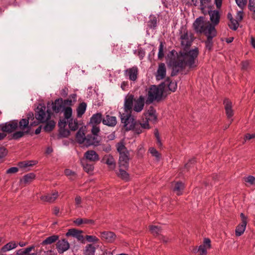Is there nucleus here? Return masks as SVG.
Masks as SVG:
<instances>
[{"instance_id": "c9c22d12", "label": "nucleus", "mask_w": 255, "mask_h": 255, "mask_svg": "<svg viewBox=\"0 0 255 255\" xmlns=\"http://www.w3.org/2000/svg\"><path fill=\"white\" fill-rule=\"evenodd\" d=\"M157 19L154 15L149 16V20L147 21V26L149 29H154L157 26Z\"/></svg>"}, {"instance_id": "2f4dec72", "label": "nucleus", "mask_w": 255, "mask_h": 255, "mask_svg": "<svg viewBox=\"0 0 255 255\" xmlns=\"http://www.w3.org/2000/svg\"><path fill=\"white\" fill-rule=\"evenodd\" d=\"M102 115L101 113L94 114L90 118V123L93 125H98L102 122Z\"/></svg>"}, {"instance_id": "7c9ffc66", "label": "nucleus", "mask_w": 255, "mask_h": 255, "mask_svg": "<svg viewBox=\"0 0 255 255\" xmlns=\"http://www.w3.org/2000/svg\"><path fill=\"white\" fill-rule=\"evenodd\" d=\"M58 192H55L52 194H47L46 195L42 196L40 197V200L43 202L49 203L53 202L58 197Z\"/></svg>"}, {"instance_id": "bb28decb", "label": "nucleus", "mask_w": 255, "mask_h": 255, "mask_svg": "<svg viewBox=\"0 0 255 255\" xmlns=\"http://www.w3.org/2000/svg\"><path fill=\"white\" fill-rule=\"evenodd\" d=\"M128 170V169L119 168V172L117 173L118 177L125 182H128L130 180L129 174L127 172Z\"/></svg>"}, {"instance_id": "4c0bfd02", "label": "nucleus", "mask_w": 255, "mask_h": 255, "mask_svg": "<svg viewBox=\"0 0 255 255\" xmlns=\"http://www.w3.org/2000/svg\"><path fill=\"white\" fill-rule=\"evenodd\" d=\"M17 246V244L15 242H10L2 247L1 249V251L4 253L16 248Z\"/></svg>"}, {"instance_id": "864d4df0", "label": "nucleus", "mask_w": 255, "mask_h": 255, "mask_svg": "<svg viewBox=\"0 0 255 255\" xmlns=\"http://www.w3.org/2000/svg\"><path fill=\"white\" fill-rule=\"evenodd\" d=\"M164 56V45L162 42L160 43L159 47V51L158 53V58L159 59L161 60Z\"/></svg>"}, {"instance_id": "de8ad7c7", "label": "nucleus", "mask_w": 255, "mask_h": 255, "mask_svg": "<svg viewBox=\"0 0 255 255\" xmlns=\"http://www.w3.org/2000/svg\"><path fill=\"white\" fill-rule=\"evenodd\" d=\"M228 26L230 29L235 31L239 26V21L237 19H233L230 21Z\"/></svg>"}, {"instance_id": "3c124183", "label": "nucleus", "mask_w": 255, "mask_h": 255, "mask_svg": "<svg viewBox=\"0 0 255 255\" xmlns=\"http://www.w3.org/2000/svg\"><path fill=\"white\" fill-rule=\"evenodd\" d=\"M65 174L67 176H71V180H74L76 177V174L75 172L72 171L69 169H66L64 171Z\"/></svg>"}, {"instance_id": "a18cd8bd", "label": "nucleus", "mask_w": 255, "mask_h": 255, "mask_svg": "<svg viewBox=\"0 0 255 255\" xmlns=\"http://www.w3.org/2000/svg\"><path fill=\"white\" fill-rule=\"evenodd\" d=\"M36 163L35 161H22L18 163V165L19 167L25 168L28 167L32 166Z\"/></svg>"}, {"instance_id": "58836bf2", "label": "nucleus", "mask_w": 255, "mask_h": 255, "mask_svg": "<svg viewBox=\"0 0 255 255\" xmlns=\"http://www.w3.org/2000/svg\"><path fill=\"white\" fill-rule=\"evenodd\" d=\"M149 229L151 232V233L155 237H157L161 234L162 229L160 227L151 225L149 226Z\"/></svg>"}, {"instance_id": "393cba45", "label": "nucleus", "mask_w": 255, "mask_h": 255, "mask_svg": "<svg viewBox=\"0 0 255 255\" xmlns=\"http://www.w3.org/2000/svg\"><path fill=\"white\" fill-rule=\"evenodd\" d=\"M166 69L165 64L160 63L158 65L157 71L156 78L158 80H161L165 78L166 75Z\"/></svg>"}, {"instance_id": "49530a36", "label": "nucleus", "mask_w": 255, "mask_h": 255, "mask_svg": "<svg viewBox=\"0 0 255 255\" xmlns=\"http://www.w3.org/2000/svg\"><path fill=\"white\" fill-rule=\"evenodd\" d=\"M64 119L67 120L70 119L72 114V109L70 107H65L63 109Z\"/></svg>"}, {"instance_id": "37998d69", "label": "nucleus", "mask_w": 255, "mask_h": 255, "mask_svg": "<svg viewBox=\"0 0 255 255\" xmlns=\"http://www.w3.org/2000/svg\"><path fill=\"white\" fill-rule=\"evenodd\" d=\"M86 136H85V134L83 131L80 130H78L76 134V139L77 141L79 143H82L83 142L86 143Z\"/></svg>"}, {"instance_id": "c03bdc74", "label": "nucleus", "mask_w": 255, "mask_h": 255, "mask_svg": "<svg viewBox=\"0 0 255 255\" xmlns=\"http://www.w3.org/2000/svg\"><path fill=\"white\" fill-rule=\"evenodd\" d=\"M35 248L34 246H31L25 249H21L16 251V255H27Z\"/></svg>"}, {"instance_id": "338daca9", "label": "nucleus", "mask_w": 255, "mask_h": 255, "mask_svg": "<svg viewBox=\"0 0 255 255\" xmlns=\"http://www.w3.org/2000/svg\"><path fill=\"white\" fill-rule=\"evenodd\" d=\"M63 103L64 106H68V107H70V106L72 105L73 101L71 99H65L63 100Z\"/></svg>"}, {"instance_id": "4d7b16f0", "label": "nucleus", "mask_w": 255, "mask_h": 255, "mask_svg": "<svg viewBox=\"0 0 255 255\" xmlns=\"http://www.w3.org/2000/svg\"><path fill=\"white\" fill-rule=\"evenodd\" d=\"M236 2L238 5L242 9H243L244 7L246 5L247 3V0H235Z\"/></svg>"}, {"instance_id": "79ce46f5", "label": "nucleus", "mask_w": 255, "mask_h": 255, "mask_svg": "<svg viewBox=\"0 0 255 255\" xmlns=\"http://www.w3.org/2000/svg\"><path fill=\"white\" fill-rule=\"evenodd\" d=\"M68 122L69 128L70 130L75 131L78 128L79 126L77 119L73 120V119H70L68 120Z\"/></svg>"}, {"instance_id": "603ef678", "label": "nucleus", "mask_w": 255, "mask_h": 255, "mask_svg": "<svg viewBox=\"0 0 255 255\" xmlns=\"http://www.w3.org/2000/svg\"><path fill=\"white\" fill-rule=\"evenodd\" d=\"M245 182L248 183L251 185H255V177L252 175H249L244 177Z\"/></svg>"}, {"instance_id": "a878e982", "label": "nucleus", "mask_w": 255, "mask_h": 255, "mask_svg": "<svg viewBox=\"0 0 255 255\" xmlns=\"http://www.w3.org/2000/svg\"><path fill=\"white\" fill-rule=\"evenodd\" d=\"M125 72L128 73L129 80L133 81L136 80L138 74V68L136 66L127 69Z\"/></svg>"}, {"instance_id": "6e6552de", "label": "nucleus", "mask_w": 255, "mask_h": 255, "mask_svg": "<svg viewBox=\"0 0 255 255\" xmlns=\"http://www.w3.org/2000/svg\"><path fill=\"white\" fill-rule=\"evenodd\" d=\"M179 34L182 46H184V48H189L191 45L192 41L189 39L187 29L184 26H182L179 30Z\"/></svg>"}, {"instance_id": "ddd939ff", "label": "nucleus", "mask_w": 255, "mask_h": 255, "mask_svg": "<svg viewBox=\"0 0 255 255\" xmlns=\"http://www.w3.org/2000/svg\"><path fill=\"white\" fill-rule=\"evenodd\" d=\"M56 249L59 254H62L70 248V244L65 239L58 240L56 244Z\"/></svg>"}, {"instance_id": "a211bd4d", "label": "nucleus", "mask_w": 255, "mask_h": 255, "mask_svg": "<svg viewBox=\"0 0 255 255\" xmlns=\"http://www.w3.org/2000/svg\"><path fill=\"white\" fill-rule=\"evenodd\" d=\"M223 104L225 106L226 114L228 119H230L234 115V112L232 109V103L228 98H225L223 101Z\"/></svg>"}, {"instance_id": "c85d7f7f", "label": "nucleus", "mask_w": 255, "mask_h": 255, "mask_svg": "<svg viewBox=\"0 0 255 255\" xmlns=\"http://www.w3.org/2000/svg\"><path fill=\"white\" fill-rule=\"evenodd\" d=\"M116 147L120 156L129 155L128 151L123 142H118L116 144Z\"/></svg>"}, {"instance_id": "20e7f679", "label": "nucleus", "mask_w": 255, "mask_h": 255, "mask_svg": "<svg viewBox=\"0 0 255 255\" xmlns=\"http://www.w3.org/2000/svg\"><path fill=\"white\" fill-rule=\"evenodd\" d=\"M203 16H200L196 19L193 23V27L196 33L206 35L209 33L211 29L216 30L215 27L209 21L204 20Z\"/></svg>"}, {"instance_id": "13d9d810", "label": "nucleus", "mask_w": 255, "mask_h": 255, "mask_svg": "<svg viewBox=\"0 0 255 255\" xmlns=\"http://www.w3.org/2000/svg\"><path fill=\"white\" fill-rule=\"evenodd\" d=\"M248 7L250 11L255 13V0H249Z\"/></svg>"}, {"instance_id": "8fccbe9b", "label": "nucleus", "mask_w": 255, "mask_h": 255, "mask_svg": "<svg viewBox=\"0 0 255 255\" xmlns=\"http://www.w3.org/2000/svg\"><path fill=\"white\" fill-rule=\"evenodd\" d=\"M194 252H198L199 253V255H207V249L205 248L204 246L200 245L198 249L197 250L196 248L194 250Z\"/></svg>"}, {"instance_id": "2eb2a0df", "label": "nucleus", "mask_w": 255, "mask_h": 255, "mask_svg": "<svg viewBox=\"0 0 255 255\" xmlns=\"http://www.w3.org/2000/svg\"><path fill=\"white\" fill-rule=\"evenodd\" d=\"M134 100V96L132 94H128L126 97L124 103V109L126 113H131Z\"/></svg>"}, {"instance_id": "412c9836", "label": "nucleus", "mask_w": 255, "mask_h": 255, "mask_svg": "<svg viewBox=\"0 0 255 255\" xmlns=\"http://www.w3.org/2000/svg\"><path fill=\"white\" fill-rule=\"evenodd\" d=\"M129 155L120 156L119 159V168L122 169H128Z\"/></svg>"}, {"instance_id": "f3484780", "label": "nucleus", "mask_w": 255, "mask_h": 255, "mask_svg": "<svg viewBox=\"0 0 255 255\" xmlns=\"http://www.w3.org/2000/svg\"><path fill=\"white\" fill-rule=\"evenodd\" d=\"M101 237L102 240L105 242L108 243H113L115 241L117 236L113 232L104 231L101 232Z\"/></svg>"}, {"instance_id": "b1692460", "label": "nucleus", "mask_w": 255, "mask_h": 255, "mask_svg": "<svg viewBox=\"0 0 255 255\" xmlns=\"http://www.w3.org/2000/svg\"><path fill=\"white\" fill-rule=\"evenodd\" d=\"M102 123L105 125L111 127H114L116 125L117 123V118L114 116L106 115V117L103 119Z\"/></svg>"}, {"instance_id": "4468645a", "label": "nucleus", "mask_w": 255, "mask_h": 255, "mask_svg": "<svg viewBox=\"0 0 255 255\" xmlns=\"http://www.w3.org/2000/svg\"><path fill=\"white\" fill-rule=\"evenodd\" d=\"M82 233L83 231L81 230H79L76 229H71L68 230V232L66 233V236H72L75 237L77 238L78 241H81L82 243H84V238L82 235Z\"/></svg>"}, {"instance_id": "e2e57ef3", "label": "nucleus", "mask_w": 255, "mask_h": 255, "mask_svg": "<svg viewBox=\"0 0 255 255\" xmlns=\"http://www.w3.org/2000/svg\"><path fill=\"white\" fill-rule=\"evenodd\" d=\"M202 245L204 246L205 248H206V249H210L211 248L210 239L209 238H205Z\"/></svg>"}, {"instance_id": "6ab92c4d", "label": "nucleus", "mask_w": 255, "mask_h": 255, "mask_svg": "<svg viewBox=\"0 0 255 255\" xmlns=\"http://www.w3.org/2000/svg\"><path fill=\"white\" fill-rule=\"evenodd\" d=\"M101 162L107 164L112 170H114L116 168V163L111 154L105 155L103 157Z\"/></svg>"}, {"instance_id": "4be33fe9", "label": "nucleus", "mask_w": 255, "mask_h": 255, "mask_svg": "<svg viewBox=\"0 0 255 255\" xmlns=\"http://www.w3.org/2000/svg\"><path fill=\"white\" fill-rule=\"evenodd\" d=\"M209 14L210 16L211 23L215 27L219 23L220 15L219 11L214 10L209 11Z\"/></svg>"}, {"instance_id": "c756f323", "label": "nucleus", "mask_w": 255, "mask_h": 255, "mask_svg": "<svg viewBox=\"0 0 255 255\" xmlns=\"http://www.w3.org/2000/svg\"><path fill=\"white\" fill-rule=\"evenodd\" d=\"M59 239V236L54 235L46 238L44 240H43L41 243L40 245L42 246H45L48 245H51L52 243L56 242Z\"/></svg>"}, {"instance_id": "7ed1b4c3", "label": "nucleus", "mask_w": 255, "mask_h": 255, "mask_svg": "<svg viewBox=\"0 0 255 255\" xmlns=\"http://www.w3.org/2000/svg\"><path fill=\"white\" fill-rule=\"evenodd\" d=\"M46 107L44 105L39 104L35 110L34 119L33 121H29V127L30 130V135L33 134L31 132V129L32 127L36 126L40 123H44L51 118L52 113L49 110L45 111Z\"/></svg>"}, {"instance_id": "aec40b11", "label": "nucleus", "mask_w": 255, "mask_h": 255, "mask_svg": "<svg viewBox=\"0 0 255 255\" xmlns=\"http://www.w3.org/2000/svg\"><path fill=\"white\" fill-rule=\"evenodd\" d=\"M85 160V159H81L80 163L83 168L84 171L89 174H91L94 169V163L90 162Z\"/></svg>"}, {"instance_id": "09e8293b", "label": "nucleus", "mask_w": 255, "mask_h": 255, "mask_svg": "<svg viewBox=\"0 0 255 255\" xmlns=\"http://www.w3.org/2000/svg\"><path fill=\"white\" fill-rule=\"evenodd\" d=\"M70 132L67 129H65L64 128L59 129V134L58 135V138L67 137L70 135Z\"/></svg>"}, {"instance_id": "473e14b6", "label": "nucleus", "mask_w": 255, "mask_h": 255, "mask_svg": "<svg viewBox=\"0 0 255 255\" xmlns=\"http://www.w3.org/2000/svg\"><path fill=\"white\" fill-rule=\"evenodd\" d=\"M185 188V186L183 183L181 181H178L175 183L174 186L173 187V191L175 192L178 196L182 194L183 190Z\"/></svg>"}, {"instance_id": "0e129e2a", "label": "nucleus", "mask_w": 255, "mask_h": 255, "mask_svg": "<svg viewBox=\"0 0 255 255\" xmlns=\"http://www.w3.org/2000/svg\"><path fill=\"white\" fill-rule=\"evenodd\" d=\"M18 171V168L17 167H12L8 169L6 171V174H11L16 173Z\"/></svg>"}, {"instance_id": "0eeeda50", "label": "nucleus", "mask_w": 255, "mask_h": 255, "mask_svg": "<svg viewBox=\"0 0 255 255\" xmlns=\"http://www.w3.org/2000/svg\"><path fill=\"white\" fill-rule=\"evenodd\" d=\"M150 128V127L147 121L144 123H141L139 121H136L134 124H132V126L130 128H128L129 130H132L134 133L139 134L142 132L144 129H148Z\"/></svg>"}, {"instance_id": "bf43d9fd", "label": "nucleus", "mask_w": 255, "mask_h": 255, "mask_svg": "<svg viewBox=\"0 0 255 255\" xmlns=\"http://www.w3.org/2000/svg\"><path fill=\"white\" fill-rule=\"evenodd\" d=\"M85 238L89 242H98L99 241L98 238L94 236L86 235Z\"/></svg>"}, {"instance_id": "e433bc0d", "label": "nucleus", "mask_w": 255, "mask_h": 255, "mask_svg": "<svg viewBox=\"0 0 255 255\" xmlns=\"http://www.w3.org/2000/svg\"><path fill=\"white\" fill-rule=\"evenodd\" d=\"M87 108V104L85 102L80 103L77 108V115L78 117H81L85 113Z\"/></svg>"}, {"instance_id": "dca6fc26", "label": "nucleus", "mask_w": 255, "mask_h": 255, "mask_svg": "<svg viewBox=\"0 0 255 255\" xmlns=\"http://www.w3.org/2000/svg\"><path fill=\"white\" fill-rule=\"evenodd\" d=\"M100 141L101 138L99 135L88 134L86 136V144L87 146H98L100 144Z\"/></svg>"}, {"instance_id": "69168bd1", "label": "nucleus", "mask_w": 255, "mask_h": 255, "mask_svg": "<svg viewBox=\"0 0 255 255\" xmlns=\"http://www.w3.org/2000/svg\"><path fill=\"white\" fill-rule=\"evenodd\" d=\"M243 13H243V10L239 11L237 12V17H236V19L239 22L243 20V16H244Z\"/></svg>"}, {"instance_id": "774afa93", "label": "nucleus", "mask_w": 255, "mask_h": 255, "mask_svg": "<svg viewBox=\"0 0 255 255\" xmlns=\"http://www.w3.org/2000/svg\"><path fill=\"white\" fill-rule=\"evenodd\" d=\"M68 89L67 87H64V88L62 89L60 92L61 96L64 98L66 97L68 95Z\"/></svg>"}, {"instance_id": "ea45409f", "label": "nucleus", "mask_w": 255, "mask_h": 255, "mask_svg": "<svg viewBox=\"0 0 255 255\" xmlns=\"http://www.w3.org/2000/svg\"><path fill=\"white\" fill-rule=\"evenodd\" d=\"M46 124L43 128L44 131L50 132L52 131L55 126L56 123L53 120H48L46 121Z\"/></svg>"}, {"instance_id": "052dcab7", "label": "nucleus", "mask_w": 255, "mask_h": 255, "mask_svg": "<svg viewBox=\"0 0 255 255\" xmlns=\"http://www.w3.org/2000/svg\"><path fill=\"white\" fill-rule=\"evenodd\" d=\"M100 130L99 127H97V125H93L92 128L91 129L92 134L98 135V133H99Z\"/></svg>"}, {"instance_id": "5701e85b", "label": "nucleus", "mask_w": 255, "mask_h": 255, "mask_svg": "<svg viewBox=\"0 0 255 255\" xmlns=\"http://www.w3.org/2000/svg\"><path fill=\"white\" fill-rule=\"evenodd\" d=\"M157 117L156 115V110L153 107L150 106L146 113V121L152 122L153 123L157 122Z\"/></svg>"}, {"instance_id": "f03ea898", "label": "nucleus", "mask_w": 255, "mask_h": 255, "mask_svg": "<svg viewBox=\"0 0 255 255\" xmlns=\"http://www.w3.org/2000/svg\"><path fill=\"white\" fill-rule=\"evenodd\" d=\"M34 119L32 112H29L25 118L13 120L0 124V131L5 133H11L8 136L9 139L18 140L25 135L30 134L29 121Z\"/></svg>"}, {"instance_id": "f704fd0d", "label": "nucleus", "mask_w": 255, "mask_h": 255, "mask_svg": "<svg viewBox=\"0 0 255 255\" xmlns=\"http://www.w3.org/2000/svg\"><path fill=\"white\" fill-rule=\"evenodd\" d=\"M164 84L167 85L169 90L172 92H175L177 89L176 83L171 81L169 77H167L165 82L160 85V86Z\"/></svg>"}, {"instance_id": "9d476101", "label": "nucleus", "mask_w": 255, "mask_h": 255, "mask_svg": "<svg viewBox=\"0 0 255 255\" xmlns=\"http://www.w3.org/2000/svg\"><path fill=\"white\" fill-rule=\"evenodd\" d=\"M240 217L242 223L237 226L235 230V234L237 237L241 236L244 234L248 222V217L243 213H241Z\"/></svg>"}, {"instance_id": "39448f33", "label": "nucleus", "mask_w": 255, "mask_h": 255, "mask_svg": "<svg viewBox=\"0 0 255 255\" xmlns=\"http://www.w3.org/2000/svg\"><path fill=\"white\" fill-rule=\"evenodd\" d=\"M164 91V86L158 87L155 85H151L148 91V97L146 100V104H149L154 101H157L161 100Z\"/></svg>"}, {"instance_id": "9b49d317", "label": "nucleus", "mask_w": 255, "mask_h": 255, "mask_svg": "<svg viewBox=\"0 0 255 255\" xmlns=\"http://www.w3.org/2000/svg\"><path fill=\"white\" fill-rule=\"evenodd\" d=\"M82 159L95 163L99 160L100 158L98 154L95 150H88L84 153Z\"/></svg>"}, {"instance_id": "cd10ccee", "label": "nucleus", "mask_w": 255, "mask_h": 255, "mask_svg": "<svg viewBox=\"0 0 255 255\" xmlns=\"http://www.w3.org/2000/svg\"><path fill=\"white\" fill-rule=\"evenodd\" d=\"M144 105V98L140 96L139 98L135 101L133 110L136 112H140L143 108Z\"/></svg>"}, {"instance_id": "a19ab883", "label": "nucleus", "mask_w": 255, "mask_h": 255, "mask_svg": "<svg viewBox=\"0 0 255 255\" xmlns=\"http://www.w3.org/2000/svg\"><path fill=\"white\" fill-rule=\"evenodd\" d=\"M96 251L95 247L92 244L87 245L84 250V255H94Z\"/></svg>"}, {"instance_id": "5fc2aeb1", "label": "nucleus", "mask_w": 255, "mask_h": 255, "mask_svg": "<svg viewBox=\"0 0 255 255\" xmlns=\"http://www.w3.org/2000/svg\"><path fill=\"white\" fill-rule=\"evenodd\" d=\"M149 151L152 156H155L158 160H159L161 155L155 148L154 147L150 148Z\"/></svg>"}, {"instance_id": "6e6d98bb", "label": "nucleus", "mask_w": 255, "mask_h": 255, "mask_svg": "<svg viewBox=\"0 0 255 255\" xmlns=\"http://www.w3.org/2000/svg\"><path fill=\"white\" fill-rule=\"evenodd\" d=\"M8 151L4 147H0V160L4 158L7 154Z\"/></svg>"}, {"instance_id": "f257e3e1", "label": "nucleus", "mask_w": 255, "mask_h": 255, "mask_svg": "<svg viewBox=\"0 0 255 255\" xmlns=\"http://www.w3.org/2000/svg\"><path fill=\"white\" fill-rule=\"evenodd\" d=\"M189 48H184L179 52L175 50L170 51L167 55L166 60L168 65L172 68L171 76H174L181 70L188 66L189 68L196 67L195 60L199 55L198 48L188 50Z\"/></svg>"}, {"instance_id": "1a4fd4ad", "label": "nucleus", "mask_w": 255, "mask_h": 255, "mask_svg": "<svg viewBox=\"0 0 255 255\" xmlns=\"http://www.w3.org/2000/svg\"><path fill=\"white\" fill-rule=\"evenodd\" d=\"M209 33L205 35L207 37L206 40L204 41L205 45V48L209 51L213 50L214 46L213 38L215 37L217 35L216 29L214 31L211 29Z\"/></svg>"}, {"instance_id": "72a5a7b5", "label": "nucleus", "mask_w": 255, "mask_h": 255, "mask_svg": "<svg viewBox=\"0 0 255 255\" xmlns=\"http://www.w3.org/2000/svg\"><path fill=\"white\" fill-rule=\"evenodd\" d=\"M35 178V175L33 173H29L25 175L22 179H20V182L27 184L31 183Z\"/></svg>"}, {"instance_id": "423d86ee", "label": "nucleus", "mask_w": 255, "mask_h": 255, "mask_svg": "<svg viewBox=\"0 0 255 255\" xmlns=\"http://www.w3.org/2000/svg\"><path fill=\"white\" fill-rule=\"evenodd\" d=\"M131 113L129 112L122 114L120 113L121 122L124 124V127L127 131H128V128H130V127L132 126V124H134L136 121Z\"/></svg>"}, {"instance_id": "680f3d73", "label": "nucleus", "mask_w": 255, "mask_h": 255, "mask_svg": "<svg viewBox=\"0 0 255 255\" xmlns=\"http://www.w3.org/2000/svg\"><path fill=\"white\" fill-rule=\"evenodd\" d=\"M66 124H67V122L66 121V119H60V120L58 122V126L59 128V129H60L62 128H64L66 125Z\"/></svg>"}, {"instance_id": "f8f14e48", "label": "nucleus", "mask_w": 255, "mask_h": 255, "mask_svg": "<svg viewBox=\"0 0 255 255\" xmlns=\"http://www.w3.org/2000/svg\"><path fill=\"white\" fill-rule=\"evenodd\" d=\"M51 106L52 111L56 114L63 112L65 107L63 105L62 98H58L54 102H52Z\"/></svg>"}]
</instances>
